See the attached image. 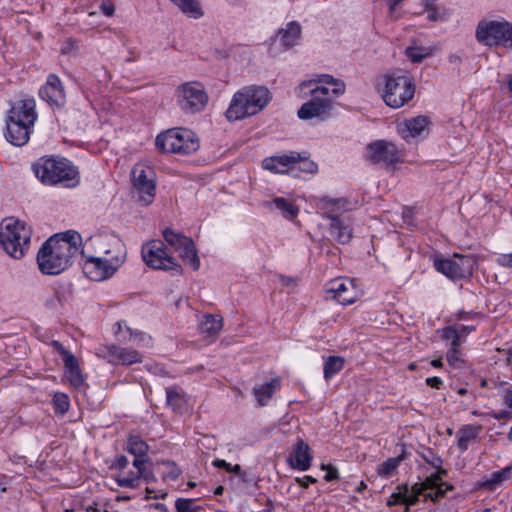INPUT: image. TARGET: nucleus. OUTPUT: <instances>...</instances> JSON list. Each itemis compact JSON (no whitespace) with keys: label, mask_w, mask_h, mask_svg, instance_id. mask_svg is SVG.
I'll return each mask as SVG.
<instances>
[{"label":"nucleus","mask_w":512,"mask_h":512,"mask_svg":"<svg viewBox=\"0 0 512 512\" xmlns=\"http://www.w3.org/2000/svg\"><path fill=\"white\" fill-rule=\"evenodd\" d=\"M280 385L279 379H272L270 382H266L258 387L254 388V396L261 406L266 405L268 400L274 394L276 388Z\"/></svg>","instance_id":"31"},{"label":"nucleus","mask_w":512,"mask_h":512,"mask_svg":"<svg viewBox=\"0 0 512 512\" xmlns=\"http://www.w3.org/2000/svg\"><path fill=\"white\" fill-rule=\"evenodd\" d=\"M383 79L382 98L389 107H403L414 97L415 82L408 73L386 74Z\"/></svg>","instance_id":"6"},{"label":"nucleus","mask_w":512,"mask_h":512,"mask_svg":"<svg viewBox=\"0 0 512 512\" xmlns=\"http://www.w3.org/2000/svg\"><path fill=\"white\" fill-rule=\"evenodd\" d=\"M425 490H426V488H425V486H424V484L422 482L421 483H415L411 487V494L416 495V496L419 497Z\"/></svg>","instance_id":"60"},{"label":"nucleus","mask_w":512,"mask_h":512,"mask_svg":"<svg viewBox=\"0 0 512 512\" xmlns=\"http://www.w3.org/2000/svg\"><path fill=\"white\" fill-rule=\"evenodd\" d=\"M419 501V497L416 496V495H413V494H410V495H407L404 497V499L402 500V503H405L406 506H414L418 503Z\"/></svg>","instance_id":"61"},{"label":"nucleus","mask_w":512,"mask_h":512,"mask_svg":"<svg viewBox=\"0 0 512 512\" xmlns=\"http://www.w3.org/2000/svg\"><path fill=\"white\" fill-rule=\"evenodd\" d=\"M273 203L275 204L276 208L279 209L282 212L283 216L287 219H293L299 213L298 207L285 198L277 197L273 200Z\"/></svg>","instance_id":"39"},{"label":"nucleus","mask_w":512,"mask_h":512,"mask_svg":"<svg viewBox=\"0 0 512 512\" xmlns=\"http://www.w3.org/2000/svg\"><path fill=\"white\" fill-rule=\"evenodd\" d=\"M301 37V26L298 22L292 21L286 25L285 29H280L277 34L281 46L289 49L295 46Z\"/></svg>","instance_id":"29"},{"label":"nucleus","mask_w":512,"mask_h":512,"mask_svg":"<svg viewBox=\"0 0 512 512\" xmlns=\"http://www.w3.org/2000/svg\"><path fill=\"white\" fill-rule=\"evenodd\" d=\"M441 481V476L439 474H432L425 479L422 483L424 484L426 490L434 489L437 487H441L443 483H439Z\"/></svg>","instance_id":"52"},{"label":"nucleus","mask_w":512,"mask_h":512,"mask_svg":"<svg viewBox=\"0 0 512 512\" xmlns=\"http://www.w3.org/2000/svg\"><path fill=\"white\" fill-rule=\"evenodd\" d=\"M81 235L69 230L61 235L51 236L37 253L39 270L45 275H57L72 264V258L79 252Z\"/></svg>","instance_id":"2"},{"label":"nucleus","mask_w":512,"mask_h":512,"mask_svg":"<svg viewBox=\"0 0 512 512\" xmlns=\"http://www.w3.org/2000/svg\"><path fill=\"white\" fill-rule=\"evenodd\" d=\"M321 469L327 471L324 476V479L327 482L338 480L340 478L338 469L332 464H321Z\"/></svg>","instance_id":"49"},{"label":"nucleus","mask_w":512,"mask_h":512,"mask_svg":"<svg viewBox=\"0 0 512 512\" xmlns=\"http://www.w3.org/2000/svg\"><path fill=\"white\" fill-rule=\"evenodd\" d=\"M512 476V466H506L491 474L490 478L483 479L476 483V488L484 491H494L504 481Z\"/></svg>","instance_id":"28"},{"label":"nucleus","mask_w":512,"mask_h":512,"mask_svg":"<svg viewBox=\"0 0 512 512\" xmlns=\"http://www.w3.org/2000/svg\"><path fill=\"white\" fill-rule=\"evenodd\" d=\"M271 99V92L266 87L245 86L233 95L225 116L228 121L234 122L256 115Z\"/></svg>","instance_id":"3"},{"label":"nucleus","mask_w":512,"mask_h":512,"mask_svg":"<svg viewBox=\"0 0 512 512\" xmlns=\"http://www.w3.org/2000/svg\"><path fill=\"white\" fill-rule=\"evenodd\" d=\"M155 144L162 152L173 154H191L199 148L198 138L187 128L168 129L156 137Z\"/></svg>","instance_id":"7"},{"label":"nucleus","mask_w":512,"mask_h":512,"mask_svg":"<svg viewBox=\"0 0 512 512\" xmlns=\"http://www.w3.org/2000/svg\"><path fill=\"white\" fill-rule=\"evenodd\" d=\"M426 384L430 386L431 388L439 389L441 385L443 384V381L441 378L434 376V377H428L426 378Z\"/></svg>","instance_id":"58"},{"label":"nucleus","mask_w":512,"mask_h":512,"mask_svg":"<svg viewBox=\"0 0 512 512\" xmlns=\"http://www.w3.org/2000/svg\"><path fill=\"white\" fill-rule=\"evenodd\" d=\"M80 254L83 258V272L93 281L112 277L126 259L125 246L121 240L108 236L90 237Z\"/></svg>","instance_id":"1"},{"label":"nucleus","mask_w":512,"mask_h":512,"mask_svg":"<svg viewBox=\"0 0 512 512\" xmlns=\"http://www.w3.org/2000/svg\"><path fill=\"white\" fill-rule=\"evenodd\" d=\"M345 360L340 356H329L324 362V378L331 379L335 374L339 373L344 367Z\"/></svg>","instance_id":"36"},{"label":"nucleus","mask_w":512,"mask_h":512,"mask_svg":"<svg viewBox=\"0 0 512 512\" xmlns=\"http://www.w3.org/2000/svg\"><path fill=\"white\" fill-rule=\"evenodd\" d=\"M166 403L174 412H179L182 409L185 400L179 387L171 386L166 388Z\"/></svg>","instance_id":"34"},{"label":"nucleus","mask_w":512,"mask_h":512,"mask_svg":"<svg viewBox=\"0 0 512 512\" xmlns=\"http://www.w3.org/2000/svg\"><path fill=\"white\" fill-rule=\"evenodd\" d=\"M430 120L427 116L419 115L406 119L398 126V131L404 139L421 136L428 128Z\"/></svg>","instance_id":"24"},{"label":"nucleus","mask_w":512,"mask_h":512,"mask_svg":"<svg viewBox=\"0 0 512 512\" xmlns=\"http://www.w3.org/2000/svg\"><path fill=\"white\" fill-rule=\"evenodd\" d=\"M142 362V355L135 349L118 347L116 365H132Z\"/></svg>","instance_id":"35"},{"label":"nucleus","mask_w":512,"mask_h":512,"mask_svg":"<svg viewBox=\"0 0 512 512\" xmlns=\"http://www.w3.org/2000/svg\"><path fill=\"white\" fill-rule=\"evenodd\" d=\"M446 358L449 365L454 368H460L463 363L461 352L459 351L458 347H450V349L447 351Z\"/></svg>","instance_id":"47"},{"label":"nucleus","mask_w":512,"mask_h":512,"mask_svg":"<svg viewBox=\"0 0 512 512\" xmlns=\"http://www.w3.org/2000/svg\"><path fill=\"white\" fill-rule=\"evenodd\" d=\"M295 481L303 488H308L309 484H314L317 482V479L310 476V475H306L304 477H297L295 479Z\"/></svg>","instance_id":"55"},{"label":"nucleus","mask_w":512,"mask_h":512,"mask_svg":"<svg viewBox=\"0 0 512 512\" xmlns=\"http://www.w3.org/2000/svg\"><path fill=\"white\" fill-rule=\"evenodd\" d=\"M455 327L457 328V332L461 340L465 338L469 333L475 330L474 326L468 325H456Z\"/></svg>","instance_id":"57"},{"label":"nucleus","mask_w":512,"mask_h":512,"mask_svg":"<svg viewBox=\"0 0 512 512\" xmlns=\"http://www.w3.org/2000/svg\"><path fill=\"white\" fill-rule=\"evenodd\" d=\"M445 493V490H443L441 487H437L435 492L425 494V499H430L431 501L436 502L440 498L444 497Z\"/></svg>","instance_id":"56"},{"label":"nucleus","mask_w":512,"mask_h":512,"mask_svg":"<svg viewBox=\"0 0 512 512\" xmlns=\"http://www.w3.org/2000/svg\"><path fill=\"white\" fill-rule=\"evenodd\" d=\"M477 41L486 46L512 48V23L501 20H481L475 32Z\"/></svg>","instance_id":"9"},{"label":"nucleus","mask_w":512,"mask_h":512,"mask_svg":"<svg viewBox=\"0 0 512 512\" xmlns=\"http://www.w3.org/2000/svg\"><path fill=\"white\" fill-rule=\"evenodd\" d=\"M118 347L119 346L115 344L99 345L96 348V355L102 359H105L109 363L116 365Z\"/></svg>","instance_id":"40"},{"label":"nucleus","mask_w":512,"mask_h":512,"mask_svg":"<svg viewBox=\"0 0 512 512\" xmlns=\"http://www.w3.org/2000/svg\"><path fill=\"white\" fill-rule=\"evenodd\" d=\"M329 291L334 293V298L342 305H349L355 302L357 294L351 280L335 281Z\"/></svg>","instance_id":"26"},{"label":"nucleus","mask_w":512,"mask_h":512,"mask_svg":"<svg viewBox=\"0 0 512 512\" xmlns=\"http://www.w3.org/2000/svg\"><path fill=\"white\" fill-rule=\"evenodd\" d=\"M312 456L310 447L301 438H299L294 446L293 456L288 458L290 466L300 471H306L310 468Z\"/></svg>","instance_id":"25"},{"label":"nucleus","mask_w":512,"mask_h":512,"mask_svg":"<svg viewBox=\"0 0 512 512\" xmlns=\"http://www.w3.org/2000/svg\"><path fill=\"white\" fill-rule=\"evenodd\" d=\"M177 101L185 113H197L204 110L208 103V94L204 85L198 81H190L178 86Z\"/></svg>","instance_id":"11"},{"label":"nucleus","mask_w":512,"mask_h":512,"mask_svg":"<svg viewBox=\"0 0 512 512\" xmlns=\"http://www.w3.org/2000/svg\"><path fill=\"white\" fill-rule=\"evenodd\" d=\"M129 463L125 455H117L109 468L117 472L114 479L119 487L136 489L140 486L144 463L133 460L132 468H129Z\"/></svg>","instance_id":"13"},{"label":"nucleus","mask_w":512,"mask_h":512,"mask_svg":"<svg viewBox=\"0 0 512 512\" xmlns=\"http://www.w3.org/2000/svg\"><path fill=\"white\" fill-rule=\"evenodd\" d=\"M145 264L153 269L182 272L181 265L170 254L165 243L159 239L146 242L141 249Z\"/></svg>","instance_id":"10"},{"label":"nucleus","mask_w":512,"mask_h":512,"mask_svg":"<svg viewBox=\"0 0 512 512\" xmlns=\"http://www.w3.org/2000/svg\"><path fill=\"white\" fill-rule=\"evenodd\" d=\"M314 84L332 85V97H339L343 95L346 90V85L342 80L334 78L330 74H320L316 75V77L313 79L302 81L297 87L298 96L301 98L308 97L306 89L307 87H312Z\"/></svg>","instance_id":"19"},{"label":"nucleus","mask_w":512,"mask_h":512,"mask_svg":"<svg viewBox=\"0 0 512 512\" xmlns=\"http://www.w3.org/2000/svg\"><path fill=\"white\" fill-rule=\"evenodd\" d=\"M436 1L437 0H422L424 12L427 13V19L429 21H439L444 19V16L436 5Z\"/></svg>","instance_id":"43"},{"label":"nucleus","mask_w":512,"mask_h":512,"mask_svg":"<svg viewBox=\"0 0 512 512\" xmlns=\"http://www.w3.org/2000/svg\"><path fill=\"white\" fill-rule=\"evenodd\" d=\"M101 10L104 15L110 17L114 14V6L111 4H102Z\"/></svg>","instance_id":"63"},{"label":"nucleus","mask_w":512,"mask_h":512,"mask_svg":"<svg viewBox=\"0 0 512 512\" xmlns=\"http://www.w3.org/2000/svg\"><path fill=\"white\" fill-rule=\"evenodd\" d=\"M345 203L343 199H332L327 196L321 197L317 201V207L326 218L331 220V235L341 244L349 243L353 237L350 219L334 214L337 210L343 209Z\"/></svg>","instance_id":"8"},{"label":"nucleus","mask_w":512,"mask_h":512,"mask_svg":"<svg viewBox=\"0 0 512 512\" xmlns=\"http://www.w3.org/2000/svg\"><path fill=\"white\" fill-rule=\"evenodd\" d=\"M7 118L23 122L28 126L34 127L38 118L35 99L30 96H24L13 102L8 111Z\"/></svg>","instance_id":"18"},{"label":"nucleus","mask_w":512,"mask_h":512,"mask_svg":"<svg viewBox=\"0 0 512 512\" xmlns=\"http://www.w3.org/2000/svg\"><path fill=\"white\" fill-rule=\"evenodd\" d=\"M300 158V152L291 151L289 154L271 156L263 160V168L275 173L291 171L295 160Z\"/></svg>","instance_id":"23"},{"label":"nucleus","mask_w":512,"mask_h":512,"mask_svg":"<svg viewBox=\"0 0 512 512\" xmlns=\"http://www.w3.org/2000/svg\"><path fill=\"white\" fill-rule=\"evenodd\" d=\"M165 242L179 253V256L189 265L194 271L200 267V259L193 240L184 235L182 232H177L171 228H165L162 232Z\"/></svg>","instance_id":"14"},{"label":"nucleus","mask_w":512,"mask_h":512,"mask_svg":"<svg viewBox=\"0 0 512 512\" xmlns=\"http://www.w3.org/2000/svg\"><path fill=\"white\" fill-rule=\"evenodd\" d=\"M222 317L207 314L203 316L199 329L201 334L208 337H216L223 327Z\"/></svg>","instance_id":"30"},{"label":"nucleus","mask_w":512,"mask_h":512,"mask_svg":"<svg viewBox=\"0 0 512 512\" xmlns=\"http://www.w3.org/2000/svg\"><path fill=\"white\" fill-rule=\"evenodd\" d=\"M36 177L46 185L76 187L80 182L77 167L65 158H41L32 165Z\"/></svg>","instance_id":"4"},{"label":"nucleus","mask_w":512,"mask_h":512,"mask_svg":"<svg viewBox=\"0 0 512 512\" xmlns=\"http://www.w3.org/2000/svg\"><path fill=\"white\" fill-rule=\"evenodd\" d=\"M39 96L51 106L61 107L65 103V93L59 77L50 74L44 86L39 90Z\"/></svg>","instance_id":"20"},{"label":"nucleus","mask_w":512,"mask_h":512,"mask_svg":"<svg viewBox=\"0 0 512 512\" xmlns=\"http://www.w3.org/2000/svg\"><path fill=\"white\" fill-rule=\"evenodd\" d=\"M306 93H308V96L330 97L332 101L336 98L332 97L331 89L323 84H314L312 87H307Z\"/></svg>","instance_id":"45"},{"label":"nucleus","mask_w":512,"mask_h":512,"mask_svg":"<svg viewBox=\"0 0 512 512\" xmlns=\"http://www.w3.org/2000/svg\"><path fill=\"white\" fill-rule=\"evenodd\" d=\"M423 459L434 467H440L443 463V460L440 456L436 455L431 449H428L425 454H423Z\"/></svg>","instance_id":"50"},{"label":"nucleus","mask_w":512,"mask_h":512,"mask_svg":"<svg viewBox=\"0 0 512 512\" xmlns=\"http://www.w3.org/2000/svg\"><path fill=\"white\" fill-rule=\"evenodd\" d=\"M317 164L309 158L307 152L300 153V158L295 160L293 164L292 172L300 171L308 174H314L317 172Z\"/></svg>","instance_id":"38"},{"label":"nucleus","mask_w":512,"mask_h":512,"mask_svg":"<svg viewBox=\"0 0 512 512\" xmlns=\"http://www.w3.org/2000/svg\"><path fill=\"white\" fill-rule=\"evenodd\" d=\"M32 231L25 222L14 218L0 223V246L14 259H21L28 251Z\"/></svg>","instance_id":"5"},{"label":"nucleus","mask_w":512,"mask_h":512,"mask_svg":"<svg viewBox=\"0 0 512 512\" xmlns=\"http://www.w3.org/2000/svg\"><path fill=\"white\" fill-rule=\"evenodd\" d=\"M475 265L476 259L471 255L454 254L450 258L434 260L435 269L453 281L472 276Z\"/></svg>","instance_id":"12"},{"label":"nucleus","mask_w":512,"mask_h":512,"mask_svg":"<svg viewBox=\"0 0 512 512\" xmlns=\"http://www.w3.org/2000/svg\"><path fill=\"white\" fill-rule=\"evenodd\" d=\"M183 13L193 18H199L203 15L201 7L196 0H170Z\"/></svg>","instance_id":"37"},{"label":"nucleus","mask_w":512,"mask_h":512,"mask_svg":"<svg viewBox=\"0 0 512 512\" xmlns=\"http://www.w3.org/2000/svg\"><path fill=\"white\" fill-rule=\"evenodd\" d=\"M163 464L169 468L168 472L166 473L167 478L171 480H176L179 478L181 470L177 467V465L174 462L164 461Z\"/></svg>","instance_id":"51"},{"label":"nucleus","mask_w":512,"mask_h":512,"mask_svg":"<svg viewBox=\"0 0 512 512\" xmlns=\"http://www.w3.org/2000/svg\"><path fill=\"white\" fill-rule=\"evenodd\" d=\"M32 131L33 127L28 126L23 122L9 118L6 120L5 138L10 144L14 146L22 147L27 144Z\"/></svg>","instance_id":"21"},{"label":"nucleus","mask_w":512,"mask_h":512,"mask_svg":"<svg viewBox=\"0 0 512 512\" xmlns=\"http://www.w3.org/2000/svg\"><path fill=\"white\" fill-rule=\"evenodd\" d=\"M402 502V499H401V492H394L391 496H390V499L387 501V505L389 507L391 506H395L397 505L398 503Z\"/></svg>","instance_id":"59"},{"label":"nucleus","mask_w":512,"mask_h":512,"mask_svg":"<svg viewBox=\"0 0 512 512\" xmlns=\"http://www.w3.org/2000/svg\"><path fill=\"white\" fill-rule=\"evenodd\" d=\"M478 435V428L473 425H464L457 432V447L461 452L468 449L469 443L476 439Z\"/></svg>","instance_id":"32"},{"label":"nucleus","mask_w":512,"mask_h":512,"mask_svg":"<svg viewBox=\"0 0 512 512\" xmlns=\"http://www.w3.org/2000/svg\"><path fill=\"white\" fill-rule=\"evenodd\" d=\"M132 182L139 193V200L146 205L150 204L155 196V184L152 180L147 178L145 171L142 169H133Z\"/></svg>","instance_id":"22"},{"label":"nucleus","mask_w":512,"mask_h":512,"mask_svg":"<svg viewBox=\"0 0 512 512\" xmlns=\"http://www.w3.org/2000/svg\"><path fill=\"white\" fill-rule=\"evenodd\" d=\"M504 403L512 409V390H507L504 394Z\"/></svg>","instance_id":"64"},{"label":"nucleus","mask_w":512,"mask_h":512,"mask_svg":"<svg viewBox=\"0 0 512 512\" xmlns=\"http://www.w3.org/2000/svg\"><path fill=\"white\" fill-rule=\"evenodd\" d=\"M491 416L494 419L501 420V419L509 418L511 416V413L506 410H501L498 412H492Z\"/></svg>","instance_id":"62"},{"label":"nucleus","mask_w":512,"mask_h":512,"mask_svg":"<svg viewBox=\"0 0 512 512\" xmlns=\"http://www.w3.org/2000/svg\"><path fill=\"white\" fill-rule=\"evenodd\" d=\"M496 262L502 267L512 268V253L501 254Z\"/></svg>","instance_id":"54"},{"label":"nucleus","mask_w":512,"mask_h":512,"mask_svg":"<svg viewBox=\"0 0 512 512\" xmlns=\"http://www.w3.org/2000/svg\"><path fill=\"white\" fill-rule=\"evenodd\" d=\"M212 464L217 468L225 469L227 472H234L236 474H240L241 472V466L239 464L232 466L223 459H215Z\"/></svg>","instance_id":"48"},{"label":"nucleus","mask_w":512,"mask_h":512,"mask_svg":"<svg viewBox=\"0 0 512 512\" xmlns=\"http://www.w3.org/2000/svg\"><path fill=\"white\" fill-rule=\"evenodd\" d=\"M124 449L134 456L133 460H139L144 464L149 463L148 444L138 435H130Z\"/></svg>","instance_id":"27"},{"label":"nucleus","mask_w":512,"mask_h":512,"mask_svg":"<svg viewBox=\"0 0 512 512\" xmlns=\"http://www.w3.org/2000/svg\"><path fill=\"white\" fill-rule=\"evenodd\" d=\"M406 458L405 451L397 457L388 458L386 461L378 465L377 474L381 477H390L397 470L400 463Z\"/></svg>","instance_id":"33"},{"label":"nucleus","mask_w":512,"mask_h":512,"mask_svg":"<svg viewBox=\"0 0 512 512\" xmlns=\"http://www.w3.org/2000/svg\"><path fill=\"white\" fill-rule=\"evenodd\" d=\"M367 159L372 164L393 165L400 161V153L396 145L386 140H376L366 147Z\"/></svg>","instance_id":"15"},{"label":"nucleus","mask_w":512,"mask_h":512,"mask_svg":"<svg viewBox=\"0 0 512 512\" xmlns=\"http://www.w3.org/2000/svg\"><path fill=\"white\" fill-rule=\"evenodd\" d=\"M177 512H197L199 507L194 505V500L179 498L175 502Z\"/></svg>","instance_id":"46"},{"label":"nucleus","mask_w":512,"mask_h":512,"mask_svg":"<svg viewBox=\"0 0 512 512\" xmlns=\"http://www.w3.org/2000/svg\"><path fill=\"white\" fill-rule=\"evenodd\" d=\"M54 412L56 414L64 415L68 412L70 407L69 398L66 394L57 392L53 396Z\"/></svg>","instance_id":"42"},{"label":"nucleus","mask_w":512,"mask_h":512,"mask_svg":"<svg viewBox=\"0 0 512 512\" xmlns=\"http://www.w3.org/2000/svg\"><path fill=\"white\" fill-rule=\"evenodd\" d=\"M147 464H143V473L141 475V481H144L146 484L155 483L157 478L153 471L150 468H147Z\"/></svg>","instance_id":"53"},{"label":"nucleus","mask_w":512,"mask_h":512,"mask_svg":"<svg viewBox=\"0 0 512 512\" xmlns=\"http://www.w3.org/2000/svg\"><path fill=\"white\" fill-rule=\"evenodd\" d=\"M51 346L54 351L58 352L63 360L65 368V376L69 383L78 388L83 385L85 379L81 372L78 359L67 350L58 340H53Z\"/></svg>","instance_id":"16"},{"label":"nucleus","mask_w":512,"mask_h":512,"mask_svg":"<svg viewBox=\"0 0 512 512\" xmlns=\"http://www.w3.org/2000/svg\"><path fill=\"white\" fill-rule=\"evenodd\" d=\"M311 99L299 108L297 116L302 120L318 118L324 120L329 117L333 109V101L330 97L310 96Z\"/></svg>","instance_id":"17"},{"label":"nucleus","mask_w":512,"mask_h":512,"mask_svg":"<svg viewBox=\"0 0 512 512\" xmlns=\"http://www.w3.org/2000/svg\"><path fill=\"white\" fill-rule=\"evenodd\" d=\"M405 55L413 63H421L430 55V51L425 47L409 46L405 49Z\"/></svg>","instance_id":"41"},{"label":"nucleus","mask_w":512,"mask_h":512,"mask_svg":"<svg viewBox=\"0 0 512 512\" xmlns=\"http://www.w3.org/2000/svg\"><path fill=\"white\" fill-rule=\"evenodd\" d=\"M440 335L443 340H451V347H459L461 344L460 336L455 326H446L440 330Z\"/></svg>","instance_id":"44"}]
</instances>
